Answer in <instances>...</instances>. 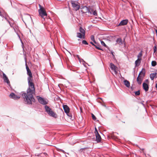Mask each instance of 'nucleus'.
Wrapping results in <instances>:
<instances>
[{
    "instance_id": "nucleus-9",
    "label": "nucleus",
    "mask_w": 157,
    "mask_h": 157,
    "mask_svg": "<svg viewBox=\"0 0 157 157\" xmlns=\"http://www.w3.org/2000/svg\"><path fill=\"white\" fill-rule=\"evenodd\" d=\"M63 107L64 112L66 113H68L70 111V109L67 105H63Z\"/></svg>"
},
{
    "instance_id": "nucleus-30",
    "label": "nucleus",
    "mask_w": 157,
    "mask_h": 157,
    "mask_svg": "<svg viewBox=\"0 0 157 157\" xmlns=\"http://www.w3.org/2000/svg\"><path fill=\"white\" fill-rule=\"evenodd\" d=\"M142 56V52H141L139 53V54L137 56V57L138 58H140V57H141Z\"/></svg>"
},
{
    "instance_id": "nucleus-10",
    "label": "nucleus",
    "mask_w": 157,
    "mask_h": 157,
    "mask_svg": "<svg viewBox=\"0 0 157 157\" xmlns=\"http://www.w3.org/2000/svg\"><path fill=\"white\" fill-rule=\"evenodd\" d=\"M128 20L127 19L123 20L119 24L118 26L124 25L127 24Z\"/></svg>"
},
{
    "instance_id": "nucleus-26",
    "label": "nucleus",
    "mask_w": 157,
    "mask_h": 157,
    "mask_svg": "<svg viewBox=\"0 0 157 157\" xmlns=\"http://www.w3.org/2000/svg\"><path fill=\"white\" fill-rule=\"evenodd\" d=\"M25 66H26V68L27 70V72L30 71V70L29 69V67L27 65V63L26 61H25Z\"/></svg>"
},
{
    "instance_id": "nucleus-32",
    "label": "nucleus",
    "mask_w": 157,
    "mask_h": 157,
    "mask_svg": "<svg viewBox=\"0 0 157 157\" xmlns=\"http://www.w3.org/2000/svg\"><path fill=\"white\" fill-rule=\"evenodd\" d=\"M57 149L58 151H61L63 152V153H65L64 151L62 149H60L59 148H57Z\"/></svg>"
},
{
    "instance_id": "nucleus-43",
    "label": "nucleus",
    "mask_w": 157,
    "mask_h": 157,
    "mask_svg": "<svg viewBox=\"0 0 157 157\" xmlns=\"http://www.w3.org/2000/svg\"><path fill=\"white\" fill-rule=\"evenodd\" d=\"M140 150H144V149L143 148H142V149H140Z\"/></svg>"
},
{
    "instance_id": "nucleus-3",
    "label": "nucleus",
    "mask_w": 157,
    "mask_h": 157,
    "mask_svg": "<svg viewBox=\"0 0 157 157\" xmlns=\"http://www.w3.org/2000/svg\"><path fill=\"white\" fill-rule=\"evenodd\" d=\"M40 9L38 10L39 15L44 19L47 16V13L44 8L39 5Z\"/></svg>"
},
{
    "instance_id": "nucleus-36",
    "label": "nucleus",
    "mask_w": 157,
    "mask_h": 157,
    "mask_svg": "<svg viewBox=\"0 0 157 157\" xmlns=\"http://www.w3.org/2000/svg\"><path fill=\"white\" fill-rule=\"evenodd\" d=\"M67 115H68L69 117H72L71 114H70L69 113H69H67Z\"/></svg>"
},
{
    "instance_id": "nucleus-29",
    "label": "nucleus",
    "mask_w": 157,
    "mask_h": 157,
    "mask_svg": "<svg viewBox=\"0 0 157 157\" xmlns=\"http://www.w3.org/2000/svg\"><path fill=\"white\" fill-rule=\"evenodd\" d=\"M135 94L136 96L139 95L140 94V91L139 90L137 91H136L135 92Z\"/></svg>"
},
{
    "instance_id": "nucleus-31",
    "label": "nucleus",
    "mask_w": 157,
    "mask_h": 157,
    "mask_svg": "<svg viewBox=\"0 0 157 157\" xmlns=\"http://www.w3.org/2000/svg\"><path fill=\"white\" fill-rule=\"evenodd\" d=\"M82 43L83 44H88V43L86 42V40H83L82 41Z\"/></svg>"
},
{
    "instance_id": "nucleus-14",
    "label": "nucleus",
    "mask_w": 157,
    "mask_h": 157,
    "mask_svg": "<svg viewBox=\"0 0 157 157\" xmlns=\"http://www.w3.org/2000/svg\"><path fill=\"white\" fill-rule=\"evenodd\" d=\"M143 78L140 77L139 75H138L136 79V81L139 84H141L142 83V81L143 80Z\"/></svg>"
},
{
    "instance_id": "nucleus-4",
    "label": "nucleus",
    "mask_w": 157,
    "mask_h": 157,
    "mask_svg": "<svg viewBox=\"0 0 157 157\" xmlns=\"http://www.w3.org/2000/svg\"><path fill=\"white\" fill-rule=\"evenodd\" d=\"M71 2L72 6L75 10L77 11L79 9L80 5L78 3L75 1H71Z\"/></svg>"
},
{
    "instance_id": "nucleus-21",
    "label": "nucleus",
    "mask_w": 157,
    "mask_h": 157,
    "mask_svg": "<svg viewBox=\"0 0 157 157\" xmlns=\"http://www.w3.org/2000/svg\"><path fill=\"white\" fill-rule=\"evenodd\" d=\"M77 36L80 38H83V35L81 33H77Z\"/></svg>"
},
{
    "instance_id": "nucleus-27",
    "label": "nucleus",
    "mask_w": 157,
    "mask_h": 157,
    "mask_svg": "<svg viewBox=\"0 0 157 157\" xmlns=\"http://www.w3.org/2000/svg\"><path fill=\"white\" fill-rule=\"evenodd\" d=\"M101 44L104 46H105V47L107 48V46L105 44V43L102 40H101Z\"/></svg>"
},
{
    "instance_id": "nucleus-19",
    "label": "nucleus",
    "mask_w": 157,
    "mask_h": 157,
    "mask_svg": "<svg viewBox=\"0 0 157 157\" xmlns=\"http://www.w3.org/2000/svg\"><path fill=\"white\" fill-rule=\"evenodd\" d=\"M124 83L126 87H128L130 86V82L127 80H125L124 81Z\"/></svg>"
},
{
    "instance_id": "nucleus-17",
    "label": "nucleus",
    "mask_w": 157,
    "mask_h": 157,
    "mask_svg": "<svg viewBox=\"0 0 157 157\" xmlns=\"http://www.w3.org/2000/svg\"><path fill=\"white\" fill-rule=\"evenodd\" d=\"M79 31L83 35V38L84 39L85 35V31L84 30L82 27H80L79 28Z\"/></svg>"
},
{
    "instance_id": "nucleus-7",
    "label": "nucleus",
    "mask_w": 157,
    "mask_h": 157,
    "mask_svg": "<svg viewBox=\"0 0 157 157\" xmlns=\"http://www.w3.org/2000/svg\"><path fill=\"white\" fill-rule=\"evenodd\" d=\"M9 97L10 98L13 99L14 100H17L19 99L20 98V97L17 96L13 93H12L10 94L9 95Z\"/></svg>"
},
{
    "instance_id": "nucleus-44",
    "label": "nucleus",
    "mask_w": 157,
    "mask_h": 157,
    "mask_svg": "<svg viewBox=\"0 0 157 157\" xmlns=\"http://www.w3.org/2000/svg\"><path fill=\"white\" fill-rule=\"evenodd\" d=\"M113 52H112L111 53H112V55H113Z\"/></svg>"
},
{
    "instance_id": "nucleus-35",
    "label": "nucleus",
    "mask_w": 157,
    "mask_h": 157,
    "mask_svg": "<svg viewBox=\"0 0 157 157\" xmlns=\"http://www.w3.org/2000/svg\"><path fill=\"white\" fill-rule=\"evenodd\" d=\"M156 51V47L155 46L154 47V52H155Z\"/></svg>"
},
{
    "instance_id": "nucleus-40",
    "label": "nucleus",
    "mask_w": 157,
    "mask_h": 157,
    "mask_svg": "<svg viewBox=\"0 0 157 157\" xmlns=\"http://www.w3.org/2000/svg\"><path fill=\"white\" fill-rule=\"evenodd\" d=\"M148 80L147 79H146L145 80V82H148Z\"/></svg>"
},
{
    "instance_id": "nucleus-37",
    "label": "nucleus",
    "mask_w": 157,
    "mask_h": 157,
    "mask_svg": "<svg viewBox=\"0 0 157 157\" xmlns=\"http://www.w3.org/2000/svg\"><path fill=\"white\" fill-rule=\"evenodd\" d=\"M0 16H1V17H3V15H2V12L0 11Z\"/></svg>"
},
{
    "instance_id": "nucleus-25",
    "label": "nucleus",
    "mask_w": 157,
    "mask_h": 157,
    "mask_svg": "<svg viewBox=\"0 0 157 157\" xmlns=\"http://www.w3.org/2000/svg\"><path fill=\"white\" fill-rule=\"evenodd\" d=\"M91 39L94 42L95 44H97L96 42V41L95 40L94 37V36H93L92 35V36H91Z\"/></svg>"
},
{
    "instance_id": "nucleus-41",
    "label": "nucleus",
    "mask_w": 157,
    "mask_h": 157,
    "mask_svg": "<svg viewBox=\"0 0 157 157\" xmlns=\"http://www.w3.org/2000/svg\"><path fill=\"white\" fill-rule=\"evenodd\" d=\"M155 87L157 88V83L155 85Z\"/></svg>"
},
{
    "instance_id": "nucleus-28",
    "label": "nucleus",
    "mask_w": 157,
    "mask_h": 157,
    "mask_svg": "<svg viewBox=\"0 0 157 157\" xmlns=\"http://www.w3.org/2000/svg\"><path fill=\"white\" fill-rule=\"evenodd\" d=\"M93 120L95 121L96 120V118L95 116L93 113L91 114Z\"/></svg>"
},
{
    "instance_id": "nucleus-45",
    "label": "nucleus",
    "mask_w": 157,
    "mask_h": 157,
    "mask_svg": "<svg viewBox=\"0 0 157 157\" xmlns=\"http://www.w3.org/2000/svg\"><path fill=\"white\" fill-rule=\"evenodd\" d=\"M142 104L144 105V104L143 103H142Z\"/></svg>"
},
{
    "instance_id": "nucleus-1",
    "label": "nucleus",
    "mask_w": 157,
    "mask_h": 157,
    "mask_svg": "<svg viewBox=\"0 0 157 157\" xmlns=\"http://www.w3.org/2000/svg\"><path fill=\"white\" fill-rule=\"evenodd\" d=\"M27 74L29 75L27 78L29 87L26 92H21V96L26 103L31 105L32 102H34L35 101L33 97V95L35 94V89L34 84L33 82V76L30 70L27 72Z\"/></svg>"
},
{
    "instance_id": "nucleus-11",
    "label": "nucleus",
    "mask_w": 157,
    "mask_h": 157,
    "mask_svg": "<svg viewBox=\"0 0 157 157\" xmlns=\"http://www.w3.org/2000/svg\"><path fill=\"white\" fill-rule=\"evenodd\" d=\"M124 41H123L122 39L121 38H118L117 39V40H116V42H117L116 45H117V44H118L120 45H121L122 44H123V42H124Z\"/></svg>"
},
{
    "instance_id": "nucleus-42",
    "label": "nucleus",
    "mask_w": 157,
    "mask_h": 157,
    "mask_svg": "<svg viewBox=\"0 0 157 157\" xmlns=\"http://www.w3.org/2000/svg\"><path fill=\"white\" fill-rule=\"evenodd\" d=\"M155 32H156V33L157 34V29L155 30Z\"/></svg>"
},
{
    "instance_id": "nucleus-5",
    "label": "nucleus",
    "mask_w": 157,
    "mask_h": 157,
    "mask_svg": "<svg viewBox=\"0 0 157 157\" xmlns=\"http://www.w3.org/2000/svg\"><path fill=\"white\" fill-rule=\"evenodd\" d=\"M38 101L43 105H45L48 103V101L47 99L43 98L41 97L37 96Z\"/></svg>"
},
{
    "instance_id": "nucleus-18",
    "label": "nucleus",
    "mask_w": 157,
    "mask_h": 157,
    "mask_svg": "<svg viewBox=\"0 0 157 157\" xmlns=\"http://www.w3.org/2000/svg\"><path fill=\"white\" fill-rule=\"evenodd\" d=\"M141 59L138 58L135 61V64L136 67L140 65L141 63Z\"/></svg>"
},
{
    "instance_id": "nucleus-6",
    "label": "nucleus",
    "mask_w": 157,
    "mask_h": 157,
    "mask_svg": "<svg viewBox=\"0 0 157 157\" xmlns=\"http://www.w3.org/2000/svg\"><path fill=\"white\" fill-rule=\"evenodd\" d=\"M110 67L112 70H113L115 74H116L117 73V67L113 63H111L110 64Z\"/></svg>"
},
{
    "instance_id": "nucleus-16",
    "label": "nucleus",
    "mask_w": 157,
    "mask_h": 157,
    "mask_svg": "<svg viewBox=\"0 0 157 157\" xmlns=\"http://www.w3.org/2000/svg\"><path fill=\"white\" fill-rule=\"evenodd\" d=\"M157 74L156 73H152L150 74V77L151 80H153L154 78H156V75Z\"/></svg>"
},
{
    "instance_id": "nucleus-22",
    "label": "nucleus",
    "mask_w": 157,
    "mask_h": 157,
    "mask_svg": "<svg viewBox=\"0 0 157 157\" xmlns=\"http://www.w3.org/2000/svg\"><path fill=\"white\" fill-rule=\"evenodd\" d=\"M94 46L95 47V48L97 49H98L103 51L102 49H101V48L99 47V45L97 44V43L96 44H95L94 45Z\"/></svg>"
},
{
    "instance_id": "nucleus-39",
    "label": "nucleus",
    "mask_w": 157,
    "mask_h": 157,
    "mask_svg": "<svg viewBox=\"0 0 157 157\" xmlns=\"http://www.w3.org/2000/svg\"><path fill=\"white\" fill-rule=\"evenodd\" d=\"M76 56H77V57L78 58V59H80V58H79V56H78V55H76Z\"/></svg>"
},
{
    "instance_id": "nucleus-23",
    "label": "nucleus",
    "mask_w": 157,
    "mask_h": 157,
    "mask_svg": "<svg viewBox=\"0 0 157 157\" xmlns=\"http://www.w3.org/2000/svg\"><path fill=\"white\" fill-rule=\"evenodd\" d=\"M157 64L156 62L155 61H152L151 62V65L152 66L155 67Z\"/></svg>"
},
{
    "instance_id": "nucleus-2",
    "label": "nucleus",
    "mask_w": 157,
    "mask_h": 157,
    "mask_svg": "<svg viewBox=\"0 0 157 157\" xmlns=\"http://www.w3.org/2000/svg\"><path fill=\"white\" fill-rule=\"evenodd\" d=\"M48 115L54 118H56L57 117V114L53 112L52 109L50 108L48 106L45 105L44 107Z\"/></svg>"
},
{
    "instance_id": "nucleus-8",
    "label": "nucleus",
    "mask_w": 157,
    "mask_h": 157,
    "mask_svg": "<svg viewBox=\"0 0 157 157\" xmlns=\"http://www.w3.org/2000/svg\"><path fill=\"white\" fill-rule=\"evenodd\" d=\"M82 12L83 13H86L88 12L90 13H91V9L89 10L86 6H85L83 7L82 9Z\"/></svg>"
},
{
    "instance_id": "nucleus-20",
    "label": "nucleus",
    "mask_w": 157,
    "mask_h": 157,
    "mask_svg": "<svg viewBox=\"0 0 157 157\" xmlns=\"http://www.w3.org/2000/svg\"><path fill=\"white\" fill-rule=\"evenodd\" d=\"M138 75H139L140 77L143 78L145 75V73L143 72L142 71H141L140 72Z\"/></svg>"
},
{
    "instance_id": "nucleus-15",
    "label": "nucleus",
    "mask_w": 157,
    "mask_h": 157,
    "mask_svg": "<svg viewBox=\"0 0 157 157\" xmlns=\"http://www.w3.org/2000/svg\"><path fill=\"white\" fill-rule=\"evenodd\" d=\"M96 141L98 142H100L101 140V137L98 133L96 135Z\"/></svg>"
},
{
    "instance_id": "nucleus-12",
    "label": "nucleus",
    "mask_w": 157,
    "mask_h": 157,
    "mask_svg": "<svg viewBox=\"0 0 157 157\" xmlns=\"http://www.w3.org/2000/svg\"><path fill=\"white\" fill-rule=\"evenodd\" d=\"M3 78L5 82H6L8 84L10 83V81L8 79V78L6 76V75L4 73H3Z\"/></svg>"
},
{
    "instance_id": "nucleus-34",
    "label": "nucleus",
    "mask_w": 157,
    "mask_h": 157,
    "mask_svg": "<svg viewBox=\"0 0 157 157\" xmlns=\"http://www.w3.org/2000/svg\"><path fill=\"white\" fill-rule=\"evenodd\" d=\"M21 43L22 44L21 46H22V48H23V50H24V45L23 43L21 40Z\"/></svg>"
},
{
    "instance_id": "nucleus-33",
    "label": "nucleus",
    "mask_w": 157,
    "mask_h": 157,
    "mask_svg": "<svg viewBox=\"0 0 157 157\" xmlns=\"http://www.w3.org/2000/svg\"><path fill=\"white\" fill-rule=\"evenodd\" d=\"M95 135H96L97 134H98V131H97V128H95Z\"/></svg>"
},
{
    "instance_id": "nucleus-24",
    "label": "nucleus",
    "mask_w": 157,
    "mask_h": 157,
    "mask_svg": "<svg viewBox=\"0 0 157 157\" xmlns=\"http://www.w3.org/2000/svg\"><path fill=\"white\" fill-rule=\"evenodd\" d=\"M91 14H92V13H93L92 14L94 15H95V16L97 15V13L95 10L94 11V10L91 9Z\"/></svg>"
},
{
    "instance_id": "nucleus-13",
    "label": "nucleus",
    "mask_w": 157,
    "mask_h": 157,
    "mask_svg": "<svg viewBox=\"0 0 157 157\" xmlns=\"http://www.w3.org/2000/svg\"><path fill=\"white\" fill-rule=\"evenodd\" d=\"M143 89L145 91H147L148 90L149 87L148 85L145 83H143Z\"/></svg>"
},
{
    "instance_id": "nucleus-38",
    "label": "nucleus",
    "mask_w": 157,
    "mask_h": 157,
    "mask_svg": "<svg viewBox=\"0 0 157 157\" xmlns=\"http://www.w3.org/2000/svg\"><path fill=\"white\" fill-rule=\"evenodd\" d=\"M90 44H91L93 45V46H94V45H95V44H94V43H93V42H90Z\"/></svg>"
}]
</instances>
